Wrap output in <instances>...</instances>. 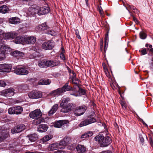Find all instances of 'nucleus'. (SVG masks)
Here are the masks:
<instances>
[{"instance_id":"f257e3e1","label":"nucleus","mask_w":153,"mask_h":153,"mask_svg":"<svg viewBox=\"0 0 153 153\" xmlns=\"http://www.w3.org/2000/svg\"><path fill=\"white\" fill-rule=\"evenodd\" d=\"M95 140L98 142L101 147L107 146L111 143V138L108 136L104 137L101 135H98L95 138Z\"/></svg>"},{"instance_id":"f03ea898","label":"nucleus","mask_w":153,"mask_h":153,"mask_svg":"<svg viewBox=\"0 0 153 153\" xmlns=\"http://www.w3.org/2000/svg\"><path fill=\"white\" fill-rule=\"evenodd\" d=\"M14 73L18 75H25L28 74L29 72L27 68L24 66H18L14 70Z\"/></svg>"},{"instance_id":"7ed1b4c3","label":"nucleus","mask_w":153,"mask_h":153,"mask_svg":"<svg viewBox=\"0 0 153 153\" xmlns=\"http://www.w3.org/2000/svg\"><path fill=\"white\" fill-rule=\"evenodd\" d=\"M15 90L13 88H10L0 92V94L6 97H11L14 94Z\"/></svg>"},{"instance_id":"20e7f679","label":"nucleus","mask_w":153,"mask_h":153,"mask_svg":"<svg viewBox=\"0 0 153 153\" xmlns=\"http://www.w3.org/2000/svg\"><path fill=\"white\" fill-rule=\"evenodd\" d=\"M62 147L60 142L54 143L50 144L48 147V149L49 151H53L57 149H62Z\"/></svg>"},{"instance_id":"39448f33","label":"nucleus","mask_w":153,"mask_h":153,"mask_svg":"<svg viewBox=\"0 0 153 153\" xmlns=\"http://www.w3.org/2000/svg\"><path fill=\"white\" fill-rule=\"evenodd\" d=\"M42 113L39 109H37L31 112L29 116L30 118L34 119H38L42 116Z\"/></svg>"},{"instance_id":"423d86ee","label":"nucleus","mask_w":153,"mask_h":153,"mask_svg":"<svg viewBox=\"0 0 153 153\" xmlns=\"http://www.w3.org/2000/svg\"><path fill=\"white\" fill-rule=\"evenodd\" d=\"M28 96L31 99H37L42 97V93L41 92L37 91H33L29 93Z\"/></svg>"},{"instance_id":"0eeeda50","label":"nucleus","mask_w":153,"mask_h":153,"mask_svg":"<svg viewBox=\"0 0 153 153\" xmlns=\"http://www.w3.org/2000/svg\"><path fill=\"white\" fill-rule=\"evenodd\" d=\"M86 108V107L85 106L77 107L74 112L75 115L77 116L82 115L84 113Z\"/></svg>"},{"instance_id":"6e6552de","label":"nucleus","mask_w":153,"mask_h":153,"mask_svg":"<svg viewBox=\"0 0 153 153\" xmlns=\"http://www.w3.org/2000/svg\"><path fill=\"white\" fill-rule=\"evenodd\" d=\"M54 46V44L52 41H49L44 42L42 45V48L46 50H51Z\"/></svg>"},{"instance_id":"1a4fd4ad","label":"nucleus","mask_w":153,"mask_h":153,"mask_svg":"<svg viewBox=\"0 0 153 153\" xmlns=\"http://www.w3.org/2000/svg\"><path fill=\"white\" fill-rule=\"evenodd\" d=\"M50 11V8L48 5L40 8L37 13L39 15L47 14Z\"/></svg>"},{"instance_id":"9d476101","label":"nucleus","mask_w":153,"mask_h":153,"mask_svg":"<svg viewBox=\"0 0 153 153\" xmlns=\"http://www.w3.org/2000/svg\"><path fill=\"white\" fill-rule=\"evenodd\" d=\"M17 35V34L15 32H11L4 33H3L2 37L1 39L4 40L8 39H13Z\"/></svg>"},{"instance_id":"9b49d317","label":"nucleus","mask_w":153,"mask_h":153,"mask_svg":"<svg viewBox=\"0 0 153 153\" xmlns=\"http://www.w3.org/2000/svg\"><path fill=\"white\" fill-rule=\"evenodd\" d=\"M72 75H71L69 78L70 81H72L73 83L74 84V87H77L79 86V81L76 77V75L74 71L71 73Z\"/></svg>"},{"instance_id":"f8f14e48","label":"nucleus","mask_w":153,"mask_h":153,"mask_svg":"<svg viewBox=\"0 0 153 153\" xmlns=\"http://www.w3.org/2000/svg\"><path fill=\"white\" fill-rule=\"evenodd\" d=\"M96 121V120L93 118H90L88 119H85L82 121L79 124V126L80 127H83L88 125Z\"/></svg>"},{"instance_id":"ddd939ff","label":"nucleus","mask_w":153,"mask_h":153,"mask_svg":"<svg viewBox=\"0 0 153 153\" xmlns=\"http://www.w3.org/2000/svg\"><path fill=\"white\" fill-rule=\"evenodd\" d=\"M26 128L25 126L23 124L18 125L11 130V132L13 134L18 133L24 130Z\"/></svg>"},{"instance_id":"4468645a","label":"nucleus","mask_w":153,"mask_h":153,"mask_svg":"<svg viewBox=\"0 0 153 153\" xmlns=\"http://www.w3.org/2000/svg\"><path fill=\"white\" fill-rule=\"evenodd\" d=\"M71 141V139L70 137H65L60 142V145L62 147V149L65 148V146L69 143Z\"/></svg>"},{"instance_id":"2eb2a0df","label":"nucleus","mask_w":153,"mask_h":153,"mask_svg":"<svg viewBox=\"0 0 153 153\" xmlns=\"http://www.w3.org/2000/svg\"><path fill=\"white\" fill-rule=\"evenodd\" d=\"M36 39L34 36H30L25 37V44H32L34 43Z\"/></svg>"},{"instance_id":"dca6fc26","label":"nucleus","mask_w":153,"mask_h":153,"mask_svg":"<svg viewBox=\"0 0 153 153\" xmlns=\"http://www.w3.org/2000/svg\"><path fill=\"white\" fill-rule=\"evenodd\" d=\"M61 112L64 113H68L71 111L72 108V104L68 103L66 105L62 106Z\"/></svg>"},{"instance_id":"f3484780","label":"nucleus","mask_w":153,"mask_h":153,"mask_svg":"<svg viewBox=\"0 0 153 153\" xmlns=\"http://www.w3.org/2000/svg\"><path fill=\"white\" fill-rule=\"evenodd\" d=\"M49 28L46 22L43 23L36 27L35 29L36 31H40L46 30Z\"/></svg>"},{"instance_id":"a211bd4d","label":"nucleus","mask_w":153,"mask_h":153,"mask_svg":"<svg viewBox=\"0 0 153 153\" xmlns=\"http://www.w3.org/2000/svg\"><path fill=\"white\" fill-rule=\"evenodd\" d=\"M47 67H52L56 66L60 64V62L56 60H48L46 61Z\"/></svg>"},{"instance_id":"6ab92c4d","label":"nucleus","mask_w":153,"mask_h":153,"mask_svg":"<svg viewBox=\"0 0 153 153\" xmlns=\"http://www.w3.org/2000/svg\"><path fill=\"white\" fill-rule=\"evenodd\" d=\"M69 121L67 120H59L55 123L54 126L55 127L59 128L65 124L68 123Z\"/></svg>"},{"instance_id":"aec40b11","label":"nucleus","mask_w":153,"mask_h":153,"mask_svg":"<svg viewBox=\"0 0 153 153\" xmlns=\"http://www.w3.org/2000/svg\"><path fill=\"white\" fill-rule=\"evenodd\" d=\"M10 54L11 56L15 57L25 56V53L23 52L17 50L11 52Z\"/></svg>"},{"instance_id":"412c9836","label":"nucleus","mask_w":153,"mask_h":153,"mask_svg":"<svg viewBox=\"0 0 153 153\" xmlns=\"http://www.w3.org/2000/svg\"><path fill=\"white\" fill-rule=\"evenodd\" d=\"M0 50L2 52L4 53V55L5 56V54L10 52L11 50V48L7 45H2L0 48Z\"/></svg>"},{"instance_id":"4be33fe9","label":"nucleus","mask_w":153,"mask_h":153,"mask_svg":"<svg viewBox=\"0 0 153 153\" xmlns=\"http://www.w3.org/2000/svg\"><path fill=\"white\" fill-rule=\"evenodd\" d=\"M78 153H84L86 151L85 147L83 145H78L76 147Z\"/></svg>"},{"instance_id":"5701e85b","label":"nucleus","mask_w":153,"mask_h":153,"mask_svg":"<svg viewBox=\"0 0 153 153\" xmlns=\"http://www.w3.org/2000/svg\"><path fill=\"white\" fill-rule=\"evenodd\" d=\"M15 40L16 44H25V37L22 36H19L16 37Z\"/></svg>"},{"instance_id":"b1692460","label":"nucleus","mask_w":153,"mask_h":153,"mask_svg":"<svg viewBox=\"0 0 153 153\" xmlns=\"http://www.w3.org/2000/svg\"><path fill=\"white\" fill-rule=\"evenodd\" d=\"M48 128V126L45 124H42L40 125L38 128V131L40 132H45L46 131Z\"/></svg>"},{"instance_id":"393cba45","label":"nucleus","mask_w":153,"mask_h":153,"mask_svg":"<svg viewBox=\"0 0 153 153\" xmlns=\"http://www.w3.org/2000/svg\"><path fill=\"white\" fill-rule=\"evenodd\" d=\"M58 108V105L57 104L54 105L51 108V109L48 111V114L50 116L54 113Z\"/></svg>"},{"instance_id":"a878e982","label":"nucleus","mask_w":153,"mask_h":153,"mask_svg":"<svg viewBox=\"0 0 153 153\" xmlns=\"http://www.w3.org/2000/svg\"><path fill=\"white\" fill-rule=\"evenodd\" d=\"M4 72H8L10 71L12 66L11 64H3Z\"/></svg>"},{"instance_id":"bb28decb","label":"nucleus","mask_w":153,"mask_h":153,"mask_svg":"<svg viewBox=\"0 0 153 153\" xmlns=\"http://www.w3.org/2000/svg\"><path fill=\"white\" fill-rule=\"evenodd\" d=\"M61 89L62 90V92H63L66 91L71 90L72 89V88L69 85L68 83H67L62 87Z\"/></svg>"},{"instance_id":"cd10ccee","label":"nucleus","mask_w":153,"mask_h":153,"mask_svg":"<svg viewBox=\"0 0 153 153\" xmlns=\"http://www.w3.org/2000/svg\"><path fill=\"white\" fill-rule=\"evenodd\" d=\"M9 135L8 132L6 131L0 135V142L7 137Z\"/></svg>"},{"instance_id":"c85d7f7f","label":"nucleus","mask_w":153,"mask_h":153,"mask_svg":"<svg viewBox=\"0 0 153 153\" xmlns=\"http://www.w3.org/2000/svg\"><path fill=\"white\" fill-rule=\"evenodd\" d=\"M9 9L7 6L3 5L0 7V12L3 13H7Z\"/></svg>"},{"instance_id":"c756f323","label":"nucleus","mask_w":153,"mask_h":153,"mask_svg":"<svg viewBox=\"0 0 153 153\" xmlns=\"http://www.w3.org/2000/svg\"><path fill=\"white\" fill-rule=\"evenodd\" d=\"M38 65L41 68L47 67L46 61L45 60H40L38 62Z\"/></svg>"},{"instance_id":"7c9ffc66","label":"nucleus","mask_w":153,"mask_h":153,"mask_svg":"<svg viewBox=\"0 0 153 153\" xmlns=\"http://www.w3.org/2000/svg\"><path fill=\"white\" fill-rule=\"evenodd\" d=\"M29 140L31 142H34L37 140L38 139V137L36 134H33L28 135Z\"/></svg>"},{"instance_id":"2f4dec72","label":"nucleus","mask_w":153,"mask_h":153,"mask_svg":"<svg viewBox=\"0 0 153 153\" xmlns=\"http://www.w3.org/2000/svg\"><path fill=\"white\" fill-rule=\"evenodd\" d=\"M23 111L22 107L20 106L14 107L15 114H21Z\"/></svg>"},{"instance_id":"473e14b6","label":"nucleus","mask_w":153,"mask_h":153,"mask_svg":"<svg viewBox=\"0 0 153 153\" xmlns=\"http://www.w3.org/2000/svg\"><path fill=\"white\" fill-rule=\"evenodd\" d=\"M20 19L17 17H13L10 19V22L12 24H17L19 23Z\"/></svg>"},{"instance_id":"72a5a7b5","label":"nucleus","mask_w":153,"mask_h":153,"mask_svg":"<svg viewBox=\"0 0 153 153\" xmlns=\"http://www.w3.org/2000/svg\"><path fill=\"white\" fill-rule=\"evenodd\" d=\"M74 89H75L77 91V93L79 94L80 96L82 95H84L85 93V90L79 87V86H77V87H74Z\"/></svg>"},{"instance_id":"f704fd0d","label":"nucleus","mask_w":153,"mask_h":153,"mask_svg":"<svg viewBox=\"0 0 153 153\" xmlns=\"http://www.w3.org/2000/svg\"><path fill=\"white\" fill-rule=\"evenodd\" d=\"M108 32L105 35V45H104V51H105L107 49L108 44Z\"/></svg>"},{"instance_id":"c9c22d12","label":"nucleus","mask_w":153,"mask_h":153,"mask_svg":"<svg viewBox=\"0 0 153 153\" xmlns=\"http://www.w3.org/2000/svg\"><path fill=\"white\" fill-rule=\"evenodd\" d=\"M62 92V90L61 88H58L56 90L53 91L51 92V94L55 96H58Z\"/></svg>"},{"instance_id":"e433bc0d","label":"nucleus","mask_w":153,"mask_h":153,"mask_svg":"<svg viewBox=\"0 0 153 153\" xmlns=\"http://www.w3.org/2000/svg\"><path fill=\"white\" fill-rule=\"evenodd\" d=\"M53 137V136L51 135H47L42 138V140L43 143L51 139Z\"/></svg>"},{"instance_id":"4c0bfd02","label":"nucleus","mask_w":153,"mask_h":153,"mask_svg":"<svg viewBox=\"0 0 153 153\" xmlns=\"http://www.w3.org/2000/svg\"><path fill=\"white\" fill-rule=\"evenodd\" d=\"M69 101V99L68 98H63L62 99L60 104V107L62 106L67 105L68 102Z\"/></svg>"},{"instance_id":"58836bf2","label":"nucleus","mask_w":153,"mask_h":153,"mask_svg":"<svg viewBox=\"0 0 153 153\" xmlns=\"http://www.w3.org/2000/svg\"><path fill=\"white\" fill-rule=\"evenodd\" d=\"M72 91L70 92V94L71 95L77 97L80 96L79 94L77 93V91L76 89H74H74H73L71 90Z\"/></svg>"},{"instance_id":"ea45409f","label":"nucleus","mask_w":153,"mask_h":153,"mask_svg":"<svg viewBox=\"0 0 153 153\" xmlns=\"http://www.w3.org/2000/svg\"><path fill=\"white\" fill-rule=\"evenodd\" d=\"M140 38L142 39H145L146 37V34L143 31L141 32L140 33Z\"/></svg>"},{"instance_id":"a19ab883","label":"nucleus","mask_w":153,"mask_h":153,"mask_svg":"<svg viewBox=\"0 0 153 153\" xmlns=\"http://www.w3.org/2000/svg\"><path fill=\"white\" fill-rule=\"evenodd\" d=\"M8 113L9 114H15L14 107H12L8 109Z\"/></svg>"},{"instance_id":"79ce46f5","label":"nucleus","mask_w":153,"mask_h":153,"mask_svg":"<svg viewBox=\"0 0 153 153\" xmlns=\"http://www.w3.org/2000/svg\"><path fill=\"white\" fill-rule=\"evenodd\" d=\"M140 52L141 53V55H144L147 53L146 49L144 48L141 49L139 50Z\"/></svg>"},{"instance_id":"37998d69","label":"nucleus","mask_w":153,"mask_h":153,"mask_svg":"<svg viewBox=\"0 0 153 153\" xmlns=\"http://www.w3.org/2000/svg\"><path fill=\"white\" fill-rule=\"evenodd\" d=\"M120 104L124 109L126 108V104L125 101H121L120 102Z\"/></svg>"},{"instance_id":"c03bdc74","label":"nucleus","mask_w":153,"mask_h":153,"mask_svg":"<svg viewBox=\"0 0 153 153\" xmlns=\"http://www.w3.org/2000/svg\"><path fill=\"white\" fill-rule=\"evenodd\" d=\"M44 85H49L51 82V81L48 79H44Z\"/></svg>"},{"instance_id":"a18cd8bd","label":"nucleus","mask_w":153,"mask_h":153,"mask_svg":"<svg viewBox=\"0 0 153 153\" xmlns=\"http://www.w3.org/2000/svg\"><path fill=\"white\" fill-rule=\"evenodd\" d=\"M35 122L36 123V124H38L42 122V119L40 117L38 119H35Z\"/></svg>"},{"instance_id":"49530a36","label":"nucleus","mask_w":153,"mask_h":153,"mask_svg":"<svg viewBox=\"0 0 153 153\" xmlns=\"http://www.w3.org/2000/svg\"><path fill=\"white\" fill-rule=\"evenodd\" d=\"M98 9L101 15V16H103V10L102 7L100 6H98Z\"/></svg>"},{"instance_id":"de8ad7c7","label":"nucleus","mask_w":153,"mask_h":153,"mask_svg":"<svg viewBox=\"0 0 153 153\" xmlns=\"http://www.w3.org/2000/svg\"><path fill=\"white\" fill-rule=\"evenodd\" d=\"M6 85V83L4 81L0 80V86L4 87Z\"/></svg>"},{"instance_id":"09e8293b","label":"nucleus","mask_w":153,"mask_h":153,"mask_svg":"<svg viewBox=\"0 0 153 153\" xmlns=\"http://www.w3.org/2000/svg\"><path fill=\"white\" fill-rule=\"evenodd\" d=\"M65 51V50L64 49H62V51L60 54V57H65V56L64 54Z\"/></svg>"},{"instance_id":"8fccbe9b","label":"nucleus","mask_w":153,"mask_h":153,"mask_svg":"<svg viewBox=\"0 0 153 153\" xmlns=\"http://www.w3.org/2000/svg\"><path fill=\"white\" fill-rule=\"evenodd\" d=\"M127 7L131 9H133L134 10L136 9L137 11L138 10H137L136 9V8L133 6H131L130 5L128 4Z\"/></svg>"},{"instance_id":"3c124183","label":"nucleus","mask_w":153,"mask_h":153,"mask_svg":"<svg viewBox=\"0 0 153 153\" xmlns=\"http://www.w3.org/2000/svg\"><path fill=\"white\" fill-rule=\"evenodd\" d=\"M53 153H68V152H67L65 151L58 150L57 151H55Z\"/></svg>"},{"instance_id":"603ef678","label":"nucleus","mask_w":153,"mask_h":153,"mask_svg":"<svg viewBox=\"0 0 153 153\" xmlns=\"http://www.w3.org/2000/svg\"><path fill=\"white\" fill-rule=\"evenodd\" d=\"M3 64H0V72H4Z\"/></svg>"},{"instance_id":"864d4df0","label":"nucleus","mask_w":153,"mask_h":153,"mask_svg":"<svg viewBox=\"0 0 153 153\" xmlns=\"http://www.w3.org/2000/svg\"><path fill=\"white\" fill-rule=\"evenodd\" d=\"M47 33L48 34H50L51 35H53L54 33V31L53 30H49L48 31Z\"/></svg>"},{"instance_id":"5fc2aeb1","label":"nucleus","mask_w":153,"mask_h":153,"mask_svg":"<svg viewBox=\"0 0 153 153\" xmlns=\"http://www.w3.org/2000/svg\"><path fill=\"white\" fill-rule=\"evenodd\" d=\"M44 79L40 80L38 82V85H44Z\"/></svg>"},{"instance_id":"6e6d98bb","label":"nucleus","mask_w":153,"mask_h":153,"mask_svg":"<svg viewBox=\"0 0 153 153\" xmlns=\"http://www.w3.org/2000/svg\"><path fill=\"white\" fill-rule=\"evenodd\" d=\"M76 36L79 39H80L81 38L79 34V32L78 31H76V33H75Z\"/></svg>"},{"instance_id":"4d7b16f0","label":"nucleus","mask_w":153,"mask_h":153,"mask_svg":"<svg viewBox=\"0 0 153 153\" xmlns=\"http://www.w3.org/2000/svg\"><path fill=\"white\" fill-rule=\"evenodd\" d=\"M88 137L87 133H85L83 134L81 136V138H86Z\"/></svg>"},{"instance_id":"13d9d810","label":"nucleus","mask_w":153,"mask_h":153,"mask_svg":"<svg viewBox=\"0 0 153 153\" xmlns=\"http://www.w3.org/2000/svg\"><path fill=\"white\" fill-rule=\"evenodd\" d=\"M4 53L2 52L1 51H0V57H4Z\"/></svg>"},{"instance_id":"bf43d9fd","label":"nucleus","mask_w":153,"mask_h":153,"mask_svg":"<svg viewBox=\"0 0 153 153\" xmlns=\"http://www.w3.org/2000/svg\"><path fill=\"white\" fill-rule=\"evenodd\" d=\"M3 31L2 30L0 29V38L2 37L3 34Z\"/></svg>"},{"instance_id":"052dcab7","label":"nucleus","mask_w":153,"mask_h":153,"mask_svg":"<svg viewBox=\"0 0 153 153\" xmlns=\"http://www.w3.org/2000/svg\"><path fill=\"white\" fill-rule=\"evenodd\" d=\"M140 141L141 142L143 143V142H144V139L143 136L142 135H140Z\"/></svg>"},{"instance_id":"680f3d73","label":"nucleus","mask_w":153,"mask_h":153,"mask_svg":"<svg viewBox=\"0 0 153 153\" xmlns=\"http://www.w3.org/2000/svg\"><path fill=\"white\" fill-rule=\"evenodd\" d=\"M87 135H88V137H91L93 135L92 132L91 131L88 132L87 133Z\"/></svg>"},{"instance_id":"e2e57ef3","label":"nucleus","mask_w":153,"mask_h":153,"mask_svg":"<svg viewBox=\"0 0 153 153\" xmlns=\"http://www.w3.org/2000/svg\"><path fill=\"white\" fill-rule=\"evenodd\" d=\"M133 20L137 24L139 23V21L135 17H134Z\"/></svg>"},{"instance_id":"0e129e2a","label":"nucleus","mask_w":153,"mask_h":153,"mask_svg":"<svg viewBox=\"0 0 153 153\" xmlns=\"http://www.w3.org/2000/svg\"><path fill=\"white\" fill-rule=\"evenodd\" d=\"M4 42V41L3 40V39H1V38H0V45L3 44Z\"/></svg>"},{"instance_id":"69168bd1","label":"nucleus","mask_w":153,"mask_h":153,"mask_svg":"<svg viewBox=\"0 0 153 153\" xmlns=\"http://www.w3.org/2000/svg\"><path fill=\"white\" fill-rule=\"evenodd\" d=\"M100 153H111V151H105L101 152Z\"/></svg>"},{"instance_id":"338daca9","label":"nucleus","mask_w":153,"mask_h":153,"mask_svg":"<svg viewBox=\"0 0 153 153\" xmlns=\"http://www.w3.org/2000/svg\"><path fill=\"white\" fill-rule=\"evenodd\" d=\"M150 52L153 55V48H151L149 50Z\"/></svg>"},{"instance_id":"774afa93","label":"nucleus","mask_w":153,"mask_h":153,"mask_svg":"<svg viewBox=\"0 0 153 153\" xmlns=\"http://www.w3.org/2000/svg\"><path fill=\"white\" fill-rule=\"evenodd\" d=\"M103 40H101L100 42V45H101V46H103Z\"/></svg>"}]
</instances>
